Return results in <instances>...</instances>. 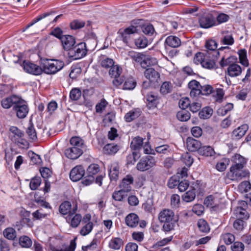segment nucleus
Returning a JSON list of instances; mask_svg holds the SVG:
<instances>
[{"mask_svg":"<svg viewBox=\"0 0 251 251\" xmlns=\"http://www.w3.org/2000/svg\"><path fill=\"white\" fill-rule=\"evenodd\" d=\"M158 220L160 223H163L162 230L166 233L174 230L177 222L174 212L169 209H164L161 211L158 215Z\"/></svg>","mask_w":251,"mask_h":251,"instance_id":"nucleus-1","label":"nucleus"},{"mask_svg":"<svg viewBox=\"0 0 251 251\" xmlns=\"http://www.w3.org/2000/svg\"><path fill=\"white\" fill-rule=\"evenodd\" d=\"M42 65L43 72L47 74H54L63 68L64 63L61 60L43 59Z\"/></svg>","mask_w":251,"mask_h":251,"instance_id":"nucleus-2","label":"nucleus"},{"mask_svg":"<svg viewBox=\"0 0 251 251\" xmlns=\"http://www.w3.org/2000/svg\"><path fill=\"white\" fill-rule=\"evenodd\" d=\"M87 54L86 44L84 42L78 43L68 52V57L72 60L80 59Z\"/></svg>","mask_w":251,"mask_h":251,"instance_id":"nucleus-3","label":"nucleus"},{"mask_svg":"<svg viewBox=\"0 0 251 251\" xmlns=\"http://www.w3.org/2000/svg\"><path fill=\"white\" fill-rule=\"evenodd\" d=\"M199 23L201 28H209L217 25L215 17L210 13H204L200 16Z\"/></svg>","mask_w":251,"mask_h":251,"instance_id":"nucleus-4","label":"nucleus"},{"mask_svg":"<svg viewBox=\"0 0 251 251\" xmlns=\"http://www.w3.org/2000/svg\"><path fill=\"white\" fill-rule=\"evenodd\" d=\"M156 162V161L153 156H147L140 160L137 164L136 168L140 171L144 172L155 166Z\"/></svg>","mask_w":251,"mask_h":251,"instance_id":"nucleus-5","label":"nucleus"},{"mask_svg":"<svg viewBox=\"0 0 251 251\" xmlns=\"http://www.w3.org/2000/svg\"><path fill=\"white\" fill-rule=\"evenodd\" d=\"M132 57L137 62L141 61V65L143 68H146L148 66L154 65L157 64V61L155 58L149 55H141L138 53H133Z\"/></svg>","mask_w":251,"mask_h":251,"instance_id":"nucleus-6","label":"nucleus"},{"mask_svg":"<svg viewBox=\"0 0 251 251\" xmlns=\"http://www.w3.org/2000/svg\"><path fill=\"white\" fill-rule=\"evenodd\" d=\"M13 110L16 112L17 116L20 119L25 118L29 111L26 102L20 98V100L13 107Z\"/></svg>","mask_w":251,"mask_h":251,"instance_id":"nucleus-7","label":"nucleus"},{"mask_svg":"<svg viewBox=\"0 0 251 251\" xmlns=\"http://www.w3.org/2000/svg\"><path fill=\"white\" fill-rule=\"evenodd\" d=\"M77 205L76 203L73 204V207L71 202L65 201L59 206V211L62 215L73 216L77 211Z\"/></svg>","mask_w":251,"mask_h":251,"instance_id":"nucleus-8","label":"nucleus"},{"mask_svg":"<svg viewBox=\"0 0 251 251\" xmlns=\"http://www.w3.org/2000/svg\"><path fill=\"white\" fill-rule=\"evenodd\" d=\"M248 207V203L246 201H243L240 202L239 205L234 211L237 218L246 220L248 219L249 214L247 210Z\"/></svg>","mask_w":251,"mask_h":251,"instance_id":"nucleus-9","label":"nucleus"},{"mask_svg":"<svg viewBox=\"0 0 251 251\" xmlns=\"http://www.w3.org/2000/svg\"><path fill=\"white\" fill-rule=\"evenodd\" d=\"M24 71L33 75H40L43 72L42 68L29 61H24L23 63Z\"/></svg>","mask_w":251,"mask_h":251,"instance_id":"nucleus-10","label":"nucleus"},{"mask_svg":"<svg viewBox=\"0 0 251 251\" xmlns=\"http://www.w3.org/2000/svg\"><path fill=\"white\" fill-rule=\"evenodd\" d=\"M248 173L238 167H235L232 169V167H230V171L227 173V177L231 180H239L245 177L248 176Z\"/></svg>","mask_w":251,"mask_h":251,"instance_id":"nucleus-11","label":"nucleus"},{"mask_svg":"<svg viewBox=\"0 0 251 251\" xmlns=\"http://www.w3.org/2000/svg\"><path fill=\"white\" fill-rule=\"evenodd\" d=\"M137 26L131 25L123 31H119L120 37L125 43L127 44L130 40L131 35L137 32Z\"/></svg>","mask_w":251,"mask_h":251,"instance_id":"nucleus-12","label":"nucleus"},{"mask_svg":"<svg viewBox=\"0 0 251 251\" xmlns=\"http://www.w3.org/2000/svg\"><path fill=\"white\" fill-rule=\"evenodd\" d=\"M85 170L82 165H77L70 173V179L73 181L79 180L84 176Z\"/></svg>","mask_w":251,"mask_h":251,"instance_id":"nucleus-13","label":"nucleus"},{"mask_svg":"<svg viewBox=\"0 0 251 251\" xmlns=\"http://www.w3.org/2000/svg\"><path fill=\"white\" fill-rule=\"evenodd\" d=\"M61 42L63 49L69 51L73 48L76 43L75 37L69 35H64L61 38Z\"/></svg>","mask_w":251,"mask_h":251,"instance_id":"nucleus-14","label":"nucleus"},{"mask_svg":"<svg viewBox=\"0 0 251 251\" xmlns=\"http://www.w3.org/2000/svg\"><path fill=\"white\" fill-rule=\"evenodd\" d=\"M188 87L191 90L190 95L191 98H195L201 95V85L199 82L192 80L188 83Z\"/></svg>","mask_w":251,"mask_h":251,"instance_id":"nucleus-15","label":"nucleus"},{"mask_svg":"<svg viewBox=\"0 0 251 251\" xmlns=\"http://www.w3.org/2000/svg\"><path fill=\"white\" fill-rule=\"evenodd\" d=\"M144 75L151 82L158 83L160 79L159 73L152 68L147 69L144 72Z\"/></svg>","mask_w":251,"mask_h":251,"instance_id":"nucleus-16","label":"nucleus"},{"mask_svg":"<svg viewBox=\"0 0 251 251\" xmlns=\"http://www.w3.org/2000/svg\"><path fill=\"white\" fill-rule=\"evenodd\" d=\"M133 182V178L131 175H127L124 177L122 182L119 185L120 189L123 191L127 193L131 190V184Z\"/></svg>","mask_w":251,"mask_h":251,"instance_id":"nucleus-17","label":"nucleus"},{"mask_svg":"<svg viewBox=\"0 0 251 251\" xmlns=\"http://www.w3.org/2000/svg\"><path fill=\"white\" fill-rule=\"evenodd\" d=\"M65 156L72 160L78 158L83 153V150L69 147L65 151Z\"/></svg>","mask_w":251,"mask_h":251,"instance_id":"nucleus-18","label":"nucleus"},{"mask_svg":"<svg viewBox=\"0 0 251 251\" xmlns=\"http://www.w3.org/2000/svg\"><path fill=\"white\" fill-rule=\"evenodd\" d=\"M159 97L158 95L153 92L148 93L146 96L147 105L149 109L156 107L159 101Z\"/></svg>","mask_w":251,"mask_h":251,"instance_id":"nucleus-19","label":"nucleus"},{"mask_svg":"<svg viewBox=\"0 0 251 251\" xmlns=\"http://www.w3.org/2000/svg\"><path fill=\"white\" fill-rule=\"evenodd\" d=\"M20 97L15 95L6 98L1 100V104L3 108L8 109L11 106H14L20 100Z\"/></svg>","mask_w":251,"mask_h":251,"instance_id":"nucleus-20","label":"nucleus"},{"mask_svg":"<svg viewBox=\"0 0 251 251\" xmlns=\"http://www.w3.org/2000/svg\"><path fill=\"white\" fill-rule=\"evenodd\" d=\"M201 146V143L192 137H188L186 140V146L187 149L190 151L199 152V150Z\"/></svg>","mask_w":251,"mask_h":251,"instance_id":"nucleus-21","label":"nucleus"},{"mask_svg":"<svg viewBox=\"0 0 251 251\" xmlns=\"http://www.w3.org/2000/svg\"><path fill=\"white\" fill-rule=\"evenodd\" d=\"M66 219L72 227L76 228L79 225L82 220V216L81 214L75 213L73 216H67Z\"/></svg>","mask_w":251,"mask_h":251,"instance_id":"nucleus-22","label":"nucleus"},{"mask_svg":"<svg viewBox=\"0 0 251 251\" xmlns=\"http://www.w3.org/2000/svg\"><path fill=\"white\" fill-rule=\"evenodd\" d=\"M139 218L138 216L133 213L127 215L125 218L126 225L130 227H136L139 223Z\"/></svg>","mask_w":251,"mask_h":251,"instance_id":"nucleus-23","label":"nucleus"},{"mask_svg":"<svg viewBox=\"0 0 251 251\" xmlns=\"http://www.w3.org/2000/svg\"><path fill=\"white\" fill-rule=\"evenodd\" d=\"M76 247V243L75 240L71 241L70 244L68 246L63 244L59 248L51 246L50 249L51 251H74Z\"/></svg>","mask_w":251,"mask_h":251,"instance_id":"nucleus-24","label":"nucleus"},{"mask_svg":"<svg viewBox=\"0 0 251 251\" xmlns=\"http://www.w3.org/2000/svg\"><path fill=\"white\" fill-rule=\"evenodd\" d=\"M248 129V126L246 124L242 125L237 128L234 129L232 133L233 138L239 139L242 138Z\"/></svg>","mask_w":251,"mask_h":251,"instance_id":"nucleus-25","label":"nucleus"},{"mask_svg":"<svg viewBox=\"0 0 251 251\" xmlns=\"http://www.w3.org/2000/svg\"><path fill=\"white\" fill-rule=\"evenodd\" d=\"M119 174V167L118 164L114 162L111 164L109 170V176L111 180L116 181L118 177Z\"/></svg>","mask_w":251,"mask_h":251,"instance_id":"nucleus-26","label":"nucleus"},{"mask_svg":"<svg viewBox=\"0 0 251 251\" xmlns=\"http://www.w3.org/2000/svg\"><path fill=\"white\" fill-rule=\"evenodd\" d=\"M234 164L232 165V169L235 167H238L239 169H243L246 161L244 157L239 154H235L232 159Z\"/></svg>","mask_w":251,"mask_h":251,"instance_id":"nucleus-27","label":"nucleus"},{"mask_svg":"<svg viewBox=\"0 0 251 251\" xmlns=\"http://www.w3.org/2000/svg\"><path fill=\"white\" fill-rule=\"evenodd\" d=\"M241 67L237 64H231L227 68V74L231 77L239 76L241 75Z\"/></svg>","mask_w":251,"mask_h":251,"instance_id":"nucleus-28","label":"nucleus"},{"mask_svg":"<svg viewBox=\"0 0 251 251\" xmlns=\"http://www.w3.org/2000/svg\"><path fill=\"white\" fill-rule=\"evenodd\" d=\"M165 43L171 47L176 48L181 45V42L178 37L176 36L170 35L166 39Z\"/></svg>","mask_w":251,"mask_h":251,"instance_id":"nucleus-29","label":"nucleus"},{"mask_svg":"<svg viewBox=\"0 0 251 251\" xmlns=\"http://www.w3.org/2000/svg\"><path fill=\"white\" fill-rule=\"evenodd\" d=\"M206 48L208 50L209 53V51H212V56L217 57L219 54V51L216 50L217 48V43L213 40H210L207 41L205 44Z\"/></svg>","mask_w":251,"mask_h":251,"instance_id":"nucleus-30","label":"nucleus"},{"mask_svg":"<svg viewBox=\"0 0 251 251\" xmlns=\"http://www.w3.org/2000/svg\"><path fill=\"white\" fill-rule=\"evenodd\" d=\"M221 41L224 45L231 46L234 43V39L231 33L225 31L223 32V37Z\"/></svg>","mask_w":251,"mask_h":251,"instance_id":"nucleus-31","label":"nucleus"},{"mask_svg":"<svg viewBox=\"0 0 251 251\" xmlns=\"http://www.w3.org/2000/svg\"><path fill=\"white\" fill-rule=\"evenodd\" d=\"M144 140V138L139 136L134 137L130 144L131 149L135 151H138L143 147Z\"/></svg>","mask_w":251,"mask_h":251,"instance_id":"nucleus-32","label":"nucleus"},{"mask_svg":"<svg viewBox=\"0 0 251 251\" xmlns=\"http://www.w3.org/2000/svg\"><path fill=\"white\" fill-rule=\"evenodd\" d=\"M70 143L71 148H78L81 150L84 148V141L79 137L74 136L72 137L70 140Z\"/></svg>","mask_w":251,"mask_h":251,"instance_id":"nucleus-33","label":"nucleus"},{"mask_svg":"<svg viewBox=\"0 0 251 251\" xmlns=\"http://www.w3.org/2000/svg\"><path fill=\"white\" fill-rule=\"evenodd\" d=\"M199 153L203 156H213L215 154V152L213 148L210 146H201L199 150Z\"/></svg>","mask_w":251,"mask_h":251,"instance_id":"nucleus-34","label":"nucleus"},{"mask_svg":"<svg viewBox=\"0 0 251 251\" xmlns=\"http://www.w3.org/2000/svg\"><path fill=\"white\" fill-rule=\"evenodd\" d=\"M119 150V147L117 145L108 144L103 148V152L106 154H114Z\"/></svg>","mask_w":251,"mask_h":251,"instance_id":"nucleus-35","label":"nucleus"},{"mask_svg":"<svg viewBox=\"0 0 251 251\" xmlns=\"http://www.w3.org/2000/svg\"><path fill=\"white\" fill-rule=\"evenodd\" d=\"M141 111L139 109H133L125 116V119L127 122H130L139 117L140 115Z\"/></svg>","mask_w":251,"mask_h":251,"instance_id":"nucleus-36","label":"nucleus"},{"mask_svg":"<svg viewBox=\"0 0 251 251\" xmlns=\"http://www.w3.org/2000/svg\"><path fill=\"white\" fill-rule=\"evenodd\" d=\"M214 57L212 56L211 53H209L207 55V57L205 58L204 61L201 62V66L206 69H212L215 67V63L213 60Z\"/></svg>","mask_w":251,"mask_h":251,"instance_id":"nucleus-37","label":"nucleus"},{"mask_svg":"<svg viewBox=\"0 0 251 251\" xmlns=\"http://www.w3.org/2000/svg\"><path fill=\"white\" fill-rule=\"evenodd\" d=\"M54 13V12H53V11H50V12H47L41 14V15L38 16L35 18L33 19L32 22L26 26L25 29L29 28L30 26H32V25H33L34 24L36 23L37 22L41 21V20H42L43 19L50 17V16H51Z\"/></svg>","mask_w":251,"mask_h":251,"instance_id":"nucleus-38","label":"nucleus"},{"mask_svg":"<svg viewBox=\"0 0 251 251\" xmlns=\"http://www.w3.org/2000/svg\"><path fill=\"white\" fill-rule=\"evenodd\" d=\"M3 234L5 238L8 240H13L16 237L15 230L12 227H7L3 231Z\"/></svg>","mask_w":251,"mask_h":251,"instance_id":"nucleus-39","label":"nucleus"},{"mask_svg":"<svg viewBox=\"0 0 251 251\" xmlns=\"http://www.w3.org/2000/svg\"><path fill=\"white\" fill-rule=\"evenodd\" d=\"M196 197V190L192 189L184 194L182 199L184 201L189 202L193 201Z\"/></svg>","mask_w":251,"mask_h":251,"instance_id":"nucleus-40","label":"nucleus"},{"mask_svg":"<svg viewBox=\"0 0 251 251\" xmlns=\"http://www.w3.org/2000/svg\"><path fill=\"white\" fill-rule=\"evenodd\" d=\"M123 242L121 239L119 238H115L112 239L109 243V247L114 250H119L123 245Z\"/></svg>","mask_w":251,"mask_h":251,"instance_id":"nucleus-41","label":"nucleus"},{"mask_svg":"<svg viewBox=\"0 0 251 251\" xmlns=\"http://www.w3.org/2000/svg\"><path fill=\"white\" fill-rule=\"evenodd\" d=\"M32 244L31 240L27 236H23L19 238V244L23 248H29Z\"/></svg>","mask_w":251,"mask_h":251,"instance_id":"nucleus-42","label":"nucleus"},{"mask_svg":"<svg viewBox=\"0 0 251 251\" xmlns=\"http://www.w3.org/2000/svg\"><path fill=\"white\" fill-rule=\"evenodd\" d=\"M236 60V58L232 56H229L226 59H225L224 57H223L220 62V64L222 67L227 66H229V65H231V64H234Z\"/></svg>","mask_w":251,"mask_h":251,"instance_id":"nucleus-43","label":"nucleus"},{"mask_svg":"<svg viewBox=\"0 0 251 251\" xmlns=\"http://www.w3.org/2000/svg\"><path fill=\"white\" fill-rule=\"evenodd\" d=\"M212 113L213 110L211 108L206 107L200 111L199 115L201 119H206L209 118L212 115Z\"/></svg>","mask_w":251,"mask_h":251,"instance_id":"nucleus-44","label":"nucleus"},{"mask_svg":"<svg viewBox=\"0 0 251 251\" xmlns=\"http://www.w3.org/2000/svg\"><path fill=\"white\" fill-rule=\"evenodd\" d=\"M176 117L179 121H187L190 118V114L188 111L182 109L177 112Z\"/></svg>","mask_w":251,"mask_h":251,"instance_id":"nucleus-45","label":"nucleus"},{"mask_svg":"<svg viewBox=\"0 0 251 251\" xmlns=\"http://www.w3.org/2000/svg\"><path fill=\"white\" fill-rule=\"evenodd\" d=\"M209 53L208 51H206L205 53L201 52L197 53L194 58V62L197 64L200 63L201 65V62L204 60L205 58L207 57Z\"/></svg>","mask_w":251,"mask_h":251,"instance_id":"nucleus-46","label":"nucleus"},{"mask_svg":"<svg viewBox=\"0 0 251 251\" xmlns=\"http://www.w3.org/2000/svg\"><path fill=\"white\" fill-rule=\"evenodd\" d=\"M246 226V223L244 220L238 218L235 220L233 224V226L234 229L238 231H241L243 230Z\"/></svg>","mask_w":251,"mask_h":251,"instance_id":"nucleus-47","label":"nucleus"},{"mask_svg":"<svg viewBox=\"0 0 251 251\" xmlns=\"http://www.w3.org/2000/svg\"><path fill=\"white\" fill-rule=\"evenodd\" d=\"M172 85L170 82L165 81L161 86L160 92L163 95L170 93L172 89Z\"/></svg>","mask_w":251,"mask_h":251,"instance_id":"nucleus-48","label":"nucleus"},{"mask_svg":"<svg viewBox=\"0 0 251 251\" xmlns=\"http://www.w3.org/2000/svg\"><path fill=\"white\" fill-rule=\"evenodd\" d=\"M122 72V68L118 65H114L111 68H110L109 74L111 77L116 76H119L121 75Z\"/></svg>","mask_w":251,"mask_h":251,"instance_id":"nucleus-49","label":"nucleus"},{"mask_svg":"<svg viewBox=\"0 0 251 251\" xmlns=\"http://www.w3.org/2000/svg\"><path fill=\"white\" fill-rule=\"evenodd\" d=\"M251 189V184L248 181H244L241 182L238 187V191L241 193H246Z\"/></svg>","mask_w":251,"mask_h":251,"instance_id":"nucleus-50","label":"nucleus"},{"mask_svg":"<svg viewBox=\"0 0 251 251\" xmlns=\"http://www.w3.org/2000/svg\"><path fill=\"white\" fill-rule=\"evenodd\" d=\"M197 225L200 230L202 232H207L210 230L207 223L203 219L199 220L198 222Z\"/></svg>","mask_w":251,"mask_h":251,"instance_id":"nucleus-51","label":"nucleus"},{"mask_svg":"<svg viewBox=\"0 0 251 251\" xmlns=\"http://www.w3.org/2000/svg\"><path fill=\"white\" fill-rule=\"evenodd\" d=\"M155 151L160 154H168L171 152V149L168 145H163L156 147Z\"/></svg>","mask_w":251,"mask_h":251,"instance_id":"nucleus-52","label":"nucleus"},{"mask_svg":"<svg viewBox=\"0 0 251 251\" xmlns=\"http://www.w3.org/2000/svg\"><path fill=\"white\" fill-rule=\"evenodd\" d=\"M222 239L226 245H230L235 240V236L230 233L223 234L221 236Z\"/></svg>","mask_w":251,"mask_h":251,"instance_id":"nucleus-53","label":"nucleus"},{"mask_svg":"<svg viewBox=\"0 0 251 251\" xmlns=\"http://www.w3.org/2000/svg\"><path fill=\"white\" fill-rule=\"evenodd\" d=\"M100 171V168L97 164L90 165L87 169L86 174L91 176H94Z\"/></svg>","mask_w":251,"mask_h":251,"instance_id":"nucleus-54","label":"nucleus"},{"mask_svg":"<svg viewBox=\"0 0 251 251\" xmlns=\"http://www.w3.org/2000/svg\"><path fill=\"white\" fill-rule=\"evenodd\" d=\"M136 83L133 78H128L123 85V89L125 90H131L135 88Z\"/></svg>","mask_w":251,"mask_h":251,"instance_id":"nucleus-55","label":"nucleus"},{"mask_svg":"<svg viewBox=\"0 0 251 251\" xmlns=\"http://www.w3.org/2000/svg\"><path fill=\"white\" fill-rule=\"evenodd\" d=\"M93 223L89 222L83 226L80 231V234L82 236H86L91 232L93 228Z\"/></svg>","mask_w":251,"mask_h":251,"instance_id":"nucleus-56","label":"nucleus"},{"mask_svg":"<svg viewBox=\"0 0 251 251\" xmlns=\"http://www.w3.org/2000/svg\"><path fill=\"white\" fill-rule=\"evenodd\" d=\"M140 157V153L138 151H134L132 153L129 154L126 157L127 163L133 164Z\"/></svg>","mask_w":251,"mask_h":251,"instance_id":"nucleus-57","label":"nucleus"},{"mask_svg":"<svg viewBox=\"0 0 251 251\" xmlns=\"http://www.w3.org/2000/svg\"><path fill=\"white\" fill-rule=\"evenodd\" d=\"M85 23L84 21L79 20H75L70 23V27L72 29L76 30L84 26Z\"/></svg>","mask_w":251,"mask_h":251,"instance_id":"nucleus-58","label":"nucleus"},{"mask_svg":"<svg viewBox=\"0 0 251 251\" xmlns=\"http://www.w3.org/2000/svg\"><path fill=\"white\" fill-rule=\"evenodd\" d=\"M26 132L29 139L33 141H35L37 139L36 132L32 125H30L28 126L26 129Z\"/></svg>","mask_w":251,"mask_h":251,"instance_id":"nucleus-59","label":"nucleus"},{"mask_svg":"<svg viewBox=\"0 0 251 251\" xmlns=\"http://www.w3.org/2000/svg\"><path fill=\"white\" fill-rule=\"evenodd\" d=\"M125 193L121 189L119 191H115L112 194V197L116 201H121L126 196L125 195Z\"/></svg>","mask_w":251,"mask_h":251,"instance_id":"nucleus-60","label":"nucleus"},{"mask_svg":"<svg viewBox=\"0 0 251 251\" xmlns=\"http://www.w3.org/2000/svg\"><path fill=\"white\" fill-rule=\"evenodd\" d=\"M240 62L245 66H248L249 62L247 58V52L245 50H241L239 52Z\"/></svg>","mask_w":251,"mask_h":251,"instance_id":"nucleus-61","label":"nucleus"},{"mask_svg":"<svg viewBox=\"0 0 251 251\" xmlns=\"http://www.w3.org/2000/svg\"><path fill=\"white\" fill-rule=\"evenodd\" d=\"M81 95V92L78 88H73L70 92V98L73 100H78Z\"/></svg>","mask_w":251,"mask_h":251,"instance_id":"nucleus-62","label":"nucleus"},{"mask_svg":"<svg viewBox=\"0 0 251 251\" xmlns=\"http://www.w3.org/2000/svg\"><path fill=\"white\" fill-rule=\"evenodd\" d=\"M41 182V179L40 177H35L33 178L29 184L30 188L31 190H36L40 186Z\"/></svg>","mask_w":251,"mask_h":251,"instance_id":"nucleus-63","label":"nucleus"},{"mask_svg":"<svg viewBox=\"0 0 251 251\" xmlns=\"http://www.w3.org/2000/svg\"><path fill=\"white\" fill-rule=\"evenodd\" d=\"M100 64L103 68L108 69L111 68L114 65V62L112 59L105 58L101 60Z\"/></svg>","mask_w":251,"mask_h":251,"instance_id":"nucleus-64","label":"nucleus"}]
</instances>
